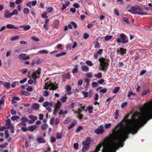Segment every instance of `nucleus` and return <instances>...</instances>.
I'll use <instances>...</instances> for the list:
<instances>
[{
	"label": "nucleus",
	"mask_w": 152,
	"mask_h": 152,
	"mask_svg": "<svg viewBox=\"0 0 152 152\" xmlns=\"http://www.w3.org/2000/svg\"><path fill=\"white\" fill-rule=\"evenodd\" d=\"M142 109L143 112L140 113L138 119H128L129 115H126L113 129L108 138L113 140V143L117 145V141L124 143L129 134L137 133L139 128L152 118V101L144 104Z\"/></svg>",
	"instance_id": "nucleus-1"
},
{
	"label": "nucleus",
	"mask_w": 152,
	"mask_h": 152,
	"mask_svg": "<svg viewBox=\"0 0 152 152\" xmlns=\"http://www.w3.org/2000/svg\"><path fill=\"white\" fill-rule=\"evenodd\" d=\"M110 137H107L105 141V142L99 143L96 146L95 150L96 152H98L100 150V149L102 146L103 147V148L102 150V152H115V149L119 147H122L124 143L121 142L117 141V145L113 143V140L108 138Z\"/></svg>",
	"instance_id": "nucleus-2"
},
{
	"label": "nucleus",
	"mask_w": 152,
	"mask_h": 152,
	"mask_svg": "<svg viewBox=\"0 0 152 152\" xmlns=\"http://www.w3.org/2000/svg\"><path fill=\"white\" fill-rule=\"evenodd\" d=\"M131 9H129L128 11L133 14H138L140 15H146L147 13L143 12V10L138 6H132L130 7Z\"/></svg>",
	"instance_id": "nucleus-3"
},
{
	"label": "nucleus",
	"mask_w": 152,
	"mask_h": 152,
	"mask_svg": "<svg viewBox=\"0 0 152 152\" xmlns=\"http://www.w3.org/2000/svg\"><path fill=\"white\" fill-rule=\"evenodd\" d=\"M120 39L118 38L117 39L116 41L118 43L122 42L123 44L126 43L128 42V37L123 33H121L120 34Z\"/></svg>",
	"instance_id": "nucleus-4"
},
{
	"label": "nucleus",
	"mask_w": 152,
	"mask_h": 152,
	"mask_svg": "<svg viewBox=\"0 0 152 152\" xmlns=\"http://www.w3.org/2000/svg\"><path fill=\"white\" fill-rule=\"evenodd\" d=\"M99 60L100 62V66L102 67H107L109 65V62L110 60L109 58L106 59L104 58H101L99 59Z\"/></svg>",
	"instance_id": "nucleus-5"
},
{
	"label": "nucleus",
	"mask_w": 152,
	"mask_h": 152,
	"mask_svg": "<svg viewBox=\"0 0 152 152\" xmlns=\"http://www.w3.org/2000/svg\"><path fill=\"white\" fill-rule=\"evenodd\" d=\"M94 132L97 134H103L104 132L103 126L101 125L99 126V128L97 129L94 131Z\"/></svg>",
	"instance_id": "nucleus-6"
},
{
	"label": "nucleus",
	"mask_w": 152,
	"mask_h": 152,
	"mask_svg": "<svg viewBox=\"0 0 152 152\" xmlns=\"http://www.w3.org/2000/svg\"><path fill=\"white\" fill-rule=\"evenodd\" d=\"M26 54H20L18 56V58L20 60H25L29 59V56L28 55L26 56Z\"/></svg>",
	"instance_id": "nucleus-7"
},
{
	"label": "nucleus",
	"mask_w": 152,
	"mask_h": 152,
	"mask_svg": "<svg viewBox=\"0 0 152 152\" xmlns=\"http://www.w3.org/2000/svg\"><path fill=\"white\" fill-rule=\"evenodd\" d=\"M126 50L123 48H120L119 49L117 50V52L119 53L121 56H123L124 54H126Z\"/></svg>",
	"instance_id": "nucleus-8"
},
{
	"label": "nucleus",
	"mask_w": 152,
	"mask_h": 152,
	"mask_svg": "<svg viewBox=\"0 0 152 152\" xmlns=\"http://www.w3.org/2000/svg\"><path fill=\"white\" fill-rule=\"evenodd\" d=\"M91 140V139L89 137H87L86 140L82 142V145H90V141Z\"/></svg>",
	"instance_id": "nucleus-9"
},
{
	"label": "nucleus",
	"mask_w": 152,
	"mask_h": 152,
	"mask_svg": "<svg viewBox=\"0 0 152 152\" xmlns=\"http://www.w3.org/2000/svg\"><path fill=\"white\" fill-rule=\"evenodd\" d=\"M37 126L36 125H32L28 127V131L31 132H33L36 129Z\"/></svg>",
	"instance_id": "nucleus-10"
},
{
	"label": "nucleus",
	"mask_w": 152,
	"mask_h": 152,
	"mask_svg": "<svg viewBox=\"0 0 152 152\" xmlns=\"http://www.w3.org/2000/svg\"><path fill=\"white\" fill-rule=\"evenodd\" d=\"M18 28H23L24 31H27L31 28V26L29 25L20 26Z\"/></svg>",
	"instance_id": "nucleus-11"
},
{
	"label": "nucleus",
	"mask_w": 152,
	"mask_h": 152,
	"mask_svg": "<svg viewBox=\"0 0 152 152\" xmlns=\"http://www.w3.org/2000/svg\"><path fill=\"white\" fill-rule=\"evenodd\" d=\"M6 27L8 29L14 28L15 29H18V27L14 26L13 25L11 24H8L6 26Z\"/></svg>",
	"instance_id": "nucleus-12"
},
{
	"label": "nucleus",
	"mask_w": 152,
	"mask_h": 152,
	"mask_svg": "<svg viewBox=\"0 0 152 152\" xmlns=\"http://www.w3.org/2000/svg\"><path fill=\"white\" fill-rule=\"evenodd\" d=\"M37 142L39 143H45L46 142L45 140L42 137H39L37 139Z\"/></svg>",
	"instance_id": "nucleus-13"
},
{
	"label": "nucleus",
	"mask_w": 152,
	"mask_h": 152,
	"mask_svg": "<svg viewBox=\"0 0 152 152\" xmlns=\"http://www.w3.org/2000/svg\"><path fill=\"white\" fill-rule=\"evenodd\" d=\"M20 98L19 97H15L14 96L12 97V104H13L17 102V101L19 100Z\"/></svg>",
	"instance_id": "nucleus-14"
},
{
	"label": "nucleus",
	"mask_w": 152,
	"mask_h": 152,
	"mask_svg": "<svg viewBox=\"0 0 152 152\" xmlns=\"http://www.w3.org/2000/svg\"><path fill=\"white\" fill-rule=\"evenodd\" d=\"M79 105L82 106V104H80L78 102H75L72 103L70 106V107L71 108H73L76 106H77Z\"/></svg>",
	"instance_id": "nucleus-15"
},
{
	"label": "nucleus",
	"mask_w": 152,
	"mask_h": 152,
	"mask_svg": "<svg viewBox=\"0 0 152 152\" xmlns=\"http://www.w3.org/2000/svg\"><path fill=\"white\" fill-rule=\"evenodd\" d=\"M12 15L10 14V13L8 10H6L4 12V17L6 18H10L12 16Z\"/></svg>",
	"instance_id": "nucleus-16"
},
{
	"label": "nucleus",
	"mask_w": 152,
	"mask_h": 152,
	"mask_svg": "<svg viewBox=\"0 0 152 152\" xmlns=\"http://www.w3.org/2000/svg\"><path fill=\"white\" fill-rule=\"evenodd\" d=\"M3 85L7 89H9L10 88V84L9 83L4 82Z\"/></svg>",
	"instance_id": "nucleus-17"
},
{
	"label": "nucleus",
	"mask_w": 152,
	"mask_h": 152,
	"mask_svg": "<svg viewBox=\"0 0 152 152\" xmlns=\"http://www.w3.org/2000/svg\"><path fill=\"white\" fill-rule=\"evenodd\" d=\"M82 70L83 71L87 72L89 71L88 67L86 66H81Z\"/></svg>",
	"instance_id": "nucleus-18"
},
{
	"label": "nucleus",
	"mask_w": 152,
	"mask_h": 152,
	"mask_svg": "<svg viewBox=\"0 0 152 152\" xmlns=\"http://www.w3.org/2000/svg\"><path fill=\"white\" fill-rule=\"evenodd\" d=\"M84 145L82 149V151L83 152H84L86 151L88 149L89 145Z\"/></svg>",
	"instance_id": "nucleus-19"
},
{
	"label": "nucleus",
	"mask_w": 152,
	"mask_h": 152,
	"mask_svg": "<svg viewBox=\"0 0 152 152\" xmlns=\"http://www.w3.org/2000/svg\"><path fill=\"white\" fill-rule=\"evenodd\" d=\"M78 66L77 65H76L75 66V68L72 70V73L75 74L77 73L78 71Z\"/></svg>",
	"instance_id": "nucleus-20"
},
{
	"label": "nucleus",
	"mask_w": 152,
	"mask_h": 152,
	"mask_svg": "<svg viewBox=\"0 0 152 152\" xmlns=\"http://www.w3.org/2000/svg\"><path fill=\"white\" fill-rule=\"evenodd\" d=\"M29 118L32 120L34 122L37 119V117L35 116H34L32 115H30L29 116Z\"/></svg>",
	"instance_id": "nucleus-21"
},
{
	"label": "nucleus",
	"mask_w": 152,
	"mask_h": 152,
	"mask_svg": "<svg viewBox=\"0 0 152 152\" xmlns=\"http://www.w3.org/2000/svg\"><path fill=\"white\" fill-rule=\"evenodd\" d=\"M51 83H49L48 82L45 83L44 89L46 90L48 89L49 88L51 87Z\"/></svg>",
	"instance_id": "nucleus-22"
},
{
	"label": "nucleus",
	"mask_w": 152,
	"mask_h": 152,
	"mask_svg": "<svg viewBox=\"0 0 152 152\" xmlns=\"http://www.w3.org/2000/svg\"><path fill=\"white\" fill-rule=\"evenodd\" d=\"M48 126L46 124H44L41 126V128L42 129L44 130H46L48 127Z\"/></svg>",
	"instance_id": "nucleus-23"
},
{
	"label": "nucleus",
	"mask_w": 152,
	"mask_h": 152,
	"mask_svg": "<svg viewBox=\"0 0 152 152\" xmlns=\"http://www.w3.org/2000/svg\"><path fill=\"white\" fill-rule=\"evenodd\" d=\"M39 105L37 103H34L32 105L33 109L36 110L38 109L39 108Z\"/></svg>",
	"instance_id": "nucleus-24"
},
{
	"label": "nucleus",
	"mask_w": 152,
	"mask_h": 152,
	"mask_svg": "<svg viewBox=\"0 0 152 152\" xmlns=\"http://www.w3.org/2000/svg\"><path fill=\"white\" fill-rule=\"evenodd\" d=\"M67 98V97L66 96V95H65L62 97V98L60 99V100L62 102L64 103L66 102Z\"/></svg>",
	"instance_id": "nucleus-25"
},
{
	"label": "nucleus",
	"mask_w": 152,
	"mask_h": 152,
	"mask_svg": "<svg viewBox=\"0 0 152 152\" xmlns=\"http://www.w3.org/2000/svg\"><path fill=\"white\" fill-rule=\"evenodd\" d=\"M94 76L97 78H101L102 77V73L101 72H99L97 74L94 75Z\"/></svg>",
	"instance_id": "nucleus-26"
},
{
	"label": "nucleus",
	"mask_w": 152,
	"mask_h": 152,
	"mask_svg": "<svg viewBox=\"0 0 152 152\" xmlns=\"http://www.w3.org/2000/svg\"><path fill=\"white\" fill-rule=\"evenodd\" d=\"M59 108L60 107H57L56 106H55V109L53 113L54 115H55L58 112V110Z\"/></svg>",
	"instance_id": "nucleus-27"
},
{
	"label": "nucleus",
	"mask_w": 152,
	"mask_h": 152,
	"mask_svg": "<svg viewBox=\"0 0 152 152\" xmlns=\"http://www.w3.org/2000/svg\"><path fill=\"white\" fill-rule=\"evenodd\" d=\"M113 37V36L112 35H107L105 37L104 39L106 41H108L112 39Z\"/></svg>",
	"instance_id": "nucleus-28"
},
{
	"label": "nucleus",
	"mask_w": 152,
	"mask_h": 152,
	"mask_svg": "<svg viewBox=\"0 0 152 152\" xmlns=\"http://www.w3.org/2000/svg\"><path fill=\"white\" fill-rule=\"evenodd\" d=\"M66 54V53L65 52H63L61 53L58 54L56 55H55V56L56 57H59L60 56H64Z\"/></svg>",
	"instance_id": "nucleus-29"
},
{
	"label": "nucleus",
	"mask_w": 152,
	"mask_h": 152,
	"mask_svg": "<svg viewBox=\"0 0 152 152\" xmlns=\"http://www.w3.org/2000/svg\"><path fill=\"white\" fill-rule=\"evenodd\" d=\"M120 89V88L119 87H115L113 92L115 94L117 93L118 92Z\"/></svg>",
	"instance_id": "nucleus-30"
},
{
	"label": "nucleus",
	"mask_w": 152,
	"mask_h": 152,
	"mask_svg": "<svg viewBox=\"0 0 152 152\" xmlns=\"http://www.w3.org/2000/svg\"><path fill=\"white\" fill-rule=\"evenodd\" d=\"M20 120L21 121H22L26 122L28 121H29V120L28 119V118H27L26 117H22L20 118Z\"/></svg>",
	"instance_id": "nucleus-31"
},
{
	"label": "nucleus",
	"mask_w": 152,
	"mask_h": 152,
	"mask_svg": "<svg viewBox=\"0 0 152 152\" xmlns=\"http://www.w3.org/2000/svg\"><path fill=\"white\" fill-rule=\"evenodd\" d=\"M93 107L92 106H89L87 107V109L90 113H92L93 112Z\"/></svg>",
	"instance_id": "nucleus-32"
},
{
	"label": "nucleus",
	"mask_w": 152,
	"mask_h": 152,
	"mask_svg": "<svg viewBox=\"0 0 152 152\" xmlns=\"http://www.w3.org/2000/svg\"><path fill=\"white\" fill-rule=\"evenodd\" d=\"M20 118V117L18 116L17 115H15L12 116L11 117V119L12 121H15L16 120L18 119H19Z\"/></svg>",
	"instance_id": "nucleus-33"
},
{
	"label": "nucleus",
	"mask_w": 152,
	"mask_h": 152,
	"mask_svg": "<svg viewBox=\"0 0 152 152\" xmlns=\"http://www.w3.org/2000/svg\"><path fill=\"white\" fill-rule=\"evenodd\" d=\"M70 122V118L69 117L66 118L64 121V124H67Z\"/></svg>",
	"instance_id": "nucleus-34"
},
{
	"label": "nucleus",
	"mask_w": 152,
	"mask_h": 152,
	"mask_svg": "<svg viewBox=\"0 0 152 152\" xmlns=\"http://www.w3.org/2000/svg\"><path fill=\"white\" fill-rule=\"evenodd\" d=\"M31 39L35 42H39V39L35 36L31 37Z\"/></svg>",
	"instance_id": "nucleus-35"
},
{
	"label": "nucleus",
	"mask_w": 152,
	"mask_h": 152,
	"mask_svg": "<svg viewBox=\"0 0 152 152\" xmlns=\"http://www.w3.org/2000/svg\"><path fill=\"white\" fill-rule=\"evenodd\" d=\"M37 64H39L42 62L43 60L41 58H39L37 60Z\"/></svg>",
	"instance_id": "nucleus-36"
},
{
	"label": "nucleus",
	"mask_w": 152,
	"mask_h": 152,
	"mask_svg": "<svg viewBox=\"0 0 152 152\" xmlns=\"http://www.w3.org/2000/svg\"><path fill=\"white\" fill-rule=\"evenodd\" d=\"M23 12L25 14H27L29 13V10L28 8H25L24 9Z\"/></svg>",
	"instance_id": "nucleus-37"
},
{
	"label": "nucleus",
	"mask_w": 152,
	"mask_h": 152,
	"mask_svg": "<svg viewBox=\"0 0 152 152\" xmlns=\"http://www.w3.org/2000/svg\"><path fill=\"white\" fill-rule=\"evenodd\" d=\"M18 13V12L17 10H15L10 13V14L12 16L14 15H17Z\"/></svg>",
	"instance_id": "nucleus-38"
},
{
	"label": "nucleus",
	"mask_w": 152,
	"mask_h": 152,
	"mask_svg": "<svg viewBox=\"0 0 152 152\" xmlns=\"http://www.w3.org/2000/svg\"><path fill=\"white\" fill-rule=\"evenodd\" d=\"M19 38V36H14V37H12L11 38L10 40L11 41H15V40H17Z\"/></svg>",
	"instance_id": "nucleus-39"
},
{
	"label": "nucleus",
	"mask_w": 152,
	"mask_h": 152,
	"mask_svg": "<svg viewBox=\"0 0 152 152\" xmlns=\"http://www.w3.org/2000/svg\"><path fill=\"white\" fill-rule=\"evenodd\" d=\"M32 77L33 78L34 80L35 81L37 78L35 72H34L32 75Z\"/></svg>",
	"instance_id": "nucleus-40"
},
{
	"label": "nucleus",
	"mask_w": 152,
	"mask_h": 152,
	"mask_svg": "<svg viewBox=\"0 0 152 152\" xmlns=\"http://www.w3.org/2000/svg\"><path fill=\"white\" fill-rule=\"evenodd\" d=\"M70 24H72V25L74 28L76 29L77 28V25L75 22L73 21H72L70 22Z\"/></svg>",
	"instance_id": "nucleus-41"
},
{
	"label": "nucleus",
	"mask_w": 152,
	"mask_h": 152,
	"mask_svg": "<svg viewBox=\"0 0 152 152\" xmlns=\"http://www.w3.org/2000/svg\"><path fill=\"white\" fill-rule=\"evenodd\" d=\"M11 121L10 119H8L7 120L6 123L5 125L8 126L7 128H10V124Z\"/></svg>",
	"instance_id": "nucleus-42"
},
{
	"label": "nucleus",
	"mask_w": 152,
	"mask_h": 152,
	"mask_svg": "<svg viewBox=\"0 0 152 152\" xmlns=\"http://www.w3.org/2000/svg\"><path fill=\"white\" fill-rule=\"evenodd\" d=\"M4 134H5V138L7 139L9 137V132L8 130H6L5 131Z\"/></svg>",
	"instance_id": "nucleus-43"
},
{
	"label": "nucleus",
	"mask_w": 152,
	"mask_h": 152,
	"mask_svg": "<svg viewBox=\"0 0 152 152\" xmlns=\"http://www.w3.org/2000/svg\"><path fill=\"white\" fill-rule=\"evenodd\" d=\"M86 63L88 65L90 66H92L93 65L91 61L89 60L86 61Z\"/></svg>",
	"instance_id": "nucleus-44"
},
{
	"label": "nucleus",
	"mask_w": 152,
	"mask_h": 152,
	"mask_svg": "<svg viewBox=\"0 0 152 152\" xmlns=\"http://www.w3.org/2000/svg\"><path fill=\"white\" fill-rule=\"evenodd\" d=\"M75 125L74 123H72L71 124L69 125L67 127L68 129H70L72 128Z\"/></svg>",
	"instance_id": "nucleus-45"
},
{
	"label": "nucleus",
	"mask_w": 152,
	"mask_h": 152,
	"mask_svg": "<svg viewBox=\"0 0 152 152\" xmlns=\"http://www.w3.org/2000/svg\"><path fill=\"white\" fill-rule=\"evenodd\" d=\"M62 137V134L59 132H57L56 138L57 139H60Z\"/></svg>",
	"instance_id": "nucleus-46"
},
{
	"label": "nucleus",
	"mask_w": 152,
	"mask_h": 152,
	"mask_svg": "<svg viewBox=\"0 0 152 152\" xmlns=\"http://www.w3.org/2000/svg\"><path fill=\"white\" fill-rule=\"evenodd\" d=\"M39 52L40 53H48V51L46 50H41L39 51Z\"/></svg>",
	"instance_id": "nucleus-47"
},
{
	"label": "nucleus",
	"mask_w": 152,
	"mask_h": 152,
	"mask_svg": "<svg viewBox=\"0 0 152 152\" xmlns=\"http://www.w3.org/2000/svg\"><path fill=\"white\" fill-rule=\"evenodd\" d=\"M21 125L24 127H26V124L25 122L21 121L20 123L18 124V125L20 126Z\"/></svg>",
	"instance_id": "nucleus-48"
},
{
	"label": "nucleus",
	"mask_w": 152,
	"mask_h": 152,
	"mask_svg": "<svg viewBox=\"0 0 152 152\" xmlns=\"http://www.w3.org/2000/svg\"><path fill=\"white\" fill-rule=\"evenodd\" d=\"M49 93L48 92L46 91L45 90L43 91V96H47L49 95Z\"/></svg>",
	"instance_id": "nucleus-49"
},
{
	"label": "nucleus",
	"mask_w": 152,
	"mask_h": 152,
	"mask_svg": "<svg viewBox=\"0 0 152 152\" xmlns=\"http://www.w3.org/2000/svg\"><path fill=\"white\" fill-rule=\"evenodd\" d=\"M51 87H52L53 90H56L58 88V87L57 86H55L54 84L53 83H51Z\"/></svg>",
	"instance_id": "nucleus-50"
},
{
	"label": "nucleus",
	"mask_w": 152,
	"mask_h": 152,
	"mask_svg": "<svg viewBox=\"0 0 152 152\" xmlns=\"http://www.w3.org/2000/svg\"><path fill=\"white\" fill-rule=\"evenodd\" d=\"M19 84V82L17 81L13 82L11 85V87L12 88H14L15 86V84Z\"/></svg>",
	"instance_id": "nucleus-51"
},
{
	"label": "nucleus",
	"mask_w": 152,
	"mask_h": 152,
	"mask_svg": "<svg viewBox=\"0 0 152 152\" xmlns=\"http://www.w3.org/2000/svg\"><path fill=\"white\" fill-rule=\"evenodd\" d=\"M78 144L77 142L74 143L73 146L75 149L77 150L78 149Z\"/></svg>",
	"instance_id": "nucleus-52"
},
{
	"label": "nucleus",
	"mask_w": 152,
	"mask_h": 152,
	"mask_svg": "<svg viewBox=\"0 0 152 152\" xmlns=\"http://www.w3.org/2000/svg\"><path fill=\"white\" fill-rule=\"evenodd\" d=\"M35 64H37V60L36 59H34L31 63V66H34Z\"/></svg>",
	"instance_id": "nucleus-53"
},
{
	"label": "nucleus",
	"mask_w": 152,
	"mask_h": 152,
	"mask_svg": "<svg viewBox=\"0 0 152 152\" xmlns=\"http://www.w3.org/2000/svg\"><path fill=\"white\" fill-rule=\"evenodd\" d=\"M91 85L93 87H96L98 86V83L95 82H93L92 83Z\"/></svg>",
	"instance_id": "nucleus-54"
},
{
	"label": "nucleus",
	"mask_w": 152,
	"mask_h": 152,
	"mask_svg": "<svg viewBox=\"0 0 152 152\" xmlns=\"http://www.w3.org/2000/svg\"><path fill=\"white\" fill-rule=\"evenodd\" d=\"M132 95H136V94L135 93H133L131 91H130L129 92V93L127 95V96L129 97Z\"/></svg>",
	"instance_id": "nucleus-55"
},
{
	"label": "nucleus",
	"mask_w": 152,
	"mask_h": 152,
	"mask_svg": "<svg viewBox=\"0 0 152 152\" xmlns=\"http://www.w3.org/2000/svg\"><path fill=\"white\" fill-rule=\"evenodd\" d=\"M41 68L39 67H38V68L37 69L35 72L37 73V74L38 75H40L41 73Z\"/></svg>",
	"instance_id": "nucleus-56"
},
{
	"label": "nucleus",
	"mask_w": 152,
	"mask_h": 152,
	"mask_svg": "<svg viewBox=\"0 0 152 152\" xmlns=\"http://www.w3.org/2000/svg\"><path fill=\"white\" fill-rule=\"evenodd\" d=\"M50 142L51 143H53L56 141V138L54 137H52L50 138Z\"/></svg>",
	"instance_id": "nucleus-57"
},
{
	"label": "nucleus",
	"mask_w": 152,
	"mask_h": 152,
	"mask_svg": "<svg viewBox=\"0 0 152 152\" xmlns=\"http://www.w3.org/2000/svg\"><path fill=\"white\" fill-rule=\"evenodd\" d=\"M53 10V7H49L47 9L49 13L52 12Z\"/></svg>",
	"instance_id": "nucleus-58"
},
{
	"label": "nucleus",
	"mask_w": 152,
	"mask_h": 152,
	"mask_svg": "<svg viewBox=\"0 0 152 152\" xmlns=\"http://www.w3.org/2000/svg\"><path fill=\"white\" fill-rule=\"evenodd\" d=\"M15 4L13 2H10V7L12 8H14L15 6Z\"/></svg>",
	"instance_id": "nucleus-59"
},
{
	"label": "nucleus",
	"mask_w": 152,
	"mask_h": 152,
	"mask_svg": "<svg viewBox=\"0 0 152 152\" xmlns=\"http://www.w3.org/2000/svg\"><path fill=\"white\" fill-rule=\"evenodd\" d=\"M111 126L110 123L106 124L104 125V127L106 129H107L110 127Z\"/></svg>",
	"instance_id": "nucleus-60"
},
{
	"label": "nucleus",
	"mask_w": 152,
	"mask_h": 152,
	"mask_svg": "<svg viewBox=\"0 0 152 152\" xmlns=\"http://www.w3.org/2000/svg\"><path fill=\"white\" fill-rule=\"evenodd\" d=\"M89 37V35L87 33H84L83 35V38L84 39H86Z\"/></svg>",
	"instance_id": "nucleus-61"
},
{
	"label": "nucleus",
	"mask_w": 152,
	"mask_h": 152,
	"mask_svg": "<svg viewBox=\"0 0 152 152\" xmlns=\"http://www.w3.org/2000/svg\"><path fill=\"white\" fill-rule=\"evenodd\" d=\"M22 94L25 96H28L30 95V94L27 91H23V92Z\"/></svg>",
	"instance_id": "nucleus-62"
},
{
	"label": "nucleus",
	"mask_w": 152,
	"mask_h": 152,
	"mask_svg": "<svg viewBox=\"0 0 152 152\" xmlns=\"http://www.w3.org/2000/svg\"><path fill=\"white\" fill-rule=\"evenodd\" d=\"M49 105V102L48 101H45L43 103V106L44 107H46Z\"/></svg>",
	"instance_id": "nucleus-63"
},
{
	"label": "nucleus",
	"mask_w": 152,
	"mask_h": 152,
	"mask_svg": "<svg viewBox=\"0 0 152 152\" xmlns=\"http://www.w3.org/2000/svg\"><path fill=\"white\" fill-rule=\"evenodd\" d=\"M83 129V126H79L76 129V132H80L81 130L82 129Z\"/></svg>",
	"instance_id": "nucleus-64"
}]
</instances>
